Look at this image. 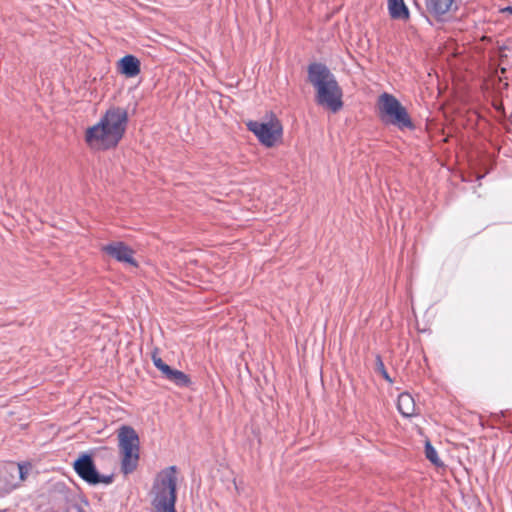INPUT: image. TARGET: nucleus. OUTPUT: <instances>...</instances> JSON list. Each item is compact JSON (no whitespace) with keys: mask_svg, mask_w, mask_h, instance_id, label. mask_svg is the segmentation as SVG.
I'll return each mask as SVG.
<instances>
[{"mask_svg":"<svg viewBox=\"0 0 512 512\" xmlns=\"http://www.w3.org/2000/svg\"><path fill=\"white\" fill-rule=\"evenodd\" d=\"M127 122V111L120 107H112L106 111L97 124L87 130L86 142L94 149L113 148L122 139Z\"/></svg>","mask_w":512,"mask_h":512,"instance_id":"f257e3e1","label":"nucleus"},{"mask_svg":"<svg viewBox=\"0 0 512 512\" xmlns=\"http://www.w3.org/2000/svg\"><path fill=\"white\" fill-rule=\"evenodd\" d=\"M308 80L316 89V102L332 112L342 106V89L331 71L321 63H312L308 67Z\"/></svg>","mask_w":512,"mask_h":512,"instance_id":"f03ea898","label":"nucleus"},{"mask_svg":"<svg viewBox=\"0 0 512 512\" xmlns=\"http://www.w3.org/2000/svg\"><path fill=\"white\" fill-rule=\"evenodd\" d=\"M151 512H177V467L169 466L161 470L152 485Z\"/></svg>","mask_w":512,"mask_h":512,"instance_id":"7ed1b4c3","label":"nucleus"},{"mask_svg":"<svg viewBox=\"0 0 512 512\" xmlns=\"http://www.w3.org/2000/svg\"><path fill=\"white\" fill-rule=\"evenodd\" d=\"M378 110L380 118L399 129H412L414 124L400 101L392 94L382 93L378 98Z\"/></svg>","mask_w":512,"mask_h":512,"instance_id":"20e7f679","label":"nucleus"},{"mask_svg":"<svg viewBox=\"0 0 512 512\" xmlns=\"http://www.w3.org/2000/svg\"><path fill=\"white\" fill-rule=\"evenodd\" d=\"M119 448L122 454L121 471L128 475L132 473L139 461V437L130 426H122L118 433Z\"/></svg>","mask_w":512,"mask_h":512,"instance_id":"39448f33","label":"nucleus"},{"mask_svg":"<svg viewBox=\"0 0 512 512\" xmlns=\"http://www.w3.org/2000/svg\"><path fill=\"white\" fill-rule=\"evenodd\" d=\"M73 468L78 476L88 484L103 483L108 485L113 482V475H101L96 469L92 456L87 453L81 454L74 461Z\"/></svg>","mask_w":512,"mask_h":512,"instance_id":"423d86ee","label":"nucleus"},{"mask_svg":"<svg viewBox=\"0 0 512 512\" xmlns=\"http://www.w3.org/2000/svg\"><path fill=\"white\" fill-rule=\"evenodd\" d=\"M247 127L267 147H272L282 133V127L273 122L249 121Z\"/></svg>","mask_w":512,"mask_h":512,"instance_id":"0eeeda50","label":"nucleus"},{"mask_svg":"<svg viewBox=\"0 0 512 512\" xmlns=\"http://www.w3.org/2000/svg\"><path fill=\"white\" fill-rule=\"evenodd\" d=\"M102 251L106 253L108 256L117 260L118 262L128 263L130 265L137 266V262L133 257L134 251L124 242L116 241L104 245L102 247Z\"/></svg>","mask_w":512,"mask_h":512,"instance_id":"6e6552de","label":"nucleus"},{"mask_svg":"<svg viewBox=\"0 0 512 512\" xmlns=\"http://www.w3.org/2000/svg\"><path fill=\"white\" fill-rule=\"evenodd\" d=\"M119 72L128 77H136L140 73V61L134 55H125L118 61Z\"/></svg>","mask_w":512,"mask_h":512,"instance_id":"1a4fd4ad","label":"nucleus"},{"mask_svg":"<svg viewBox=\"0 0 512 512\" xmlns=\"http://www.w3.org/2000/svg\"><path fill=\"white\" fill-rule=\"evenodd\" d=\"M388 12L392 19L406 21L410 17L404 0H387Z\"/></svg>","mask_w":512,"mask_h":512,"instance_id":"9d476101","label":"nucleus"},{"mask_svg":"<svg viewBox=\"0 0 512 512\" xmlns=\"http://www.w3.org/2000/svg\"><path fill=\"white\" fill-rule=\"evenodd\" d=\"M398 411L404 417L415 415V401L409 393H401L397 401Z\"/></svg>","mask_w":512,"mask_h":512,"instance_id":"9b49d317","label":"nucleus"},{"mask_svg":"<svg viewBox=\"0 0 512 512\" xmlns=\"http://www.w3.org/2000/svg\"><path fill=\"white\" fill-rule=\"evenodd\" d=\"M454 0H425L427 10L436 17L446 14Z\"/></svg>","mask_w":512,"mask_h":512,"instance_id":"f8f14e48","label":"nucleus"},{"mask_svg":"<svg viewBox=\"0 0 512 512\" xmlns=\"http://www.w3.org/2000/svg\"><path fill=\"white\" fill-rule=\"evenodd\" d=\"M164 377L178 387H189L192 384L190 377L180 370L169 368Z\"/></svg>","mask_w":512,"mask_h":512,"instance_id":"ddd939ff","label":"nucleus"},{"mask_svg":"<svg viewBox=\"0 0 512 512\" xmlns=\"http://www.w3.org/2000/svg\"><path fill=\"white\" fill-rule=\"evenodd\" d=\"M425 456L435 466H443V462L439 458L436 449L432 446V444L429 441H427L425 444Z\"/></svg>","mask_w":512,"mask_h":512,"instance_id":"4468645a","label":"nucleus"},{"mask_svg":"<svg viewBox=\"0 0 512 512\" xmlns=\"http://www.w3.org/2000/svg\"><path fill=\"white\" fill-rule=\"evenodd\" d=\"M151 360L154 364V366L161 371V373L163 374V376L165 375V373L168 371V369L170 368L169 365H167L166 363H164V361L161 359V357L159 356V349L158 348H155L152 352H151Z\"/></svg>","mask_w":512,"mask_h":512,"instance_id":"2eb2a0df","label":"nucleus"},{"mask_svg":"<svg viewBox=\"0 0 512 512\" xmlns=\"http://www.w3.org/2000/svg\"><path fill=\"white\" fill-rule=\"evenodd\" d=\"M376 371L379 372L385 380L392 382L380 355L376 356Z\"/></svg>","mask_w":512,"mask_h":512,"instance_id":"dca6fc26","label":"nucleus"},{"mask_svg":"<svg viewBox=\"0 0 512 512\" xmlns=\"http://www.w3.org/2000/svg\"><path fill=\"white\" fill-rule=\"evenodd\" d=\"M28 470H29V467L27 465H23V464H17V466L11 465V471L17 472L19 474V477L21 480L26 479Z\"/></svg>","mask_w":512,"mask_h":512,"instance_id":"f3484780","label":"nucleus"},{"mask_svg":"<svg viewBox=\"0 0 512 512\" xmlns=\"http://www.w3.org/2000/svg\"><path fill=\"white\" fill-rule=\"evenodd\" d=\"M503 11L512 14V6H508V7L504 8Z\"/></svg>","mask_w":512,"mask_h":512,"instance_id":"a211bd4d","label":"nucleus"}]
</instances>
